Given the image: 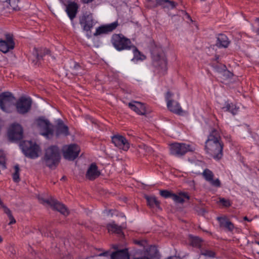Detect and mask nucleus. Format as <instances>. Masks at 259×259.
Listing matches in <instances>:
<instances>
[{
  "label": "nucleus",
  "instance_id": "obj_1",
  "mask_svg": "<svg viewBox=\"0 0 259 259\" xmlns=\"http://www.w3.org/2000/svg\"><path fill=\"white\" fill-rule=\"evenodd\" d=\"M205 144V150L207 154L216 160L222 158L224 145L218 130L214 128L211 130Z\"/></svg>",
  "mask_w": 259,
  "mask_h": 259
},
{
  "label": "nucleus",
  "instance_id": "obj_2",
  "mask_svg": "<svg viewBox=\"0 0 259 259\" xmlns=\"http://www.w3.org/2000/svg\"><path fill=\"white\" fill-rule=\"evenodd\" d=\"M60 159L59 148L56 146H51L46 149L42 162L50 168L54 169L58 165Z\"/></svg>",
  "mask_w": 259,
  "mask_h": 259
},
{
  "label": "nucleus",
  "instance_id": "obj_3",
  "mask_svg": "<svg viewBox=\"0 0 259 259\" xmlns=\"http://www.w3.org/2000/svg\"><path fill=\"white\" fill-rule=\"evenodd\" d=\"M20 146L25 155L29 158L34 159L39 156L40 148L35 143L31 141H23Z\"/></svg>",
  "mask_w": 259,
  "mask_h": 259
},
{
  "label": "nucleus",
  "instance_id": "obj_4",
  "mask_svg": "<svg viewBox=\"0 0 259 259\" xmlns=\"http://www.w3.org/2000/svg\"><path fill=\"white\" fill-rule=\"evenodd\" d=\"M111 41L114 47L119 51L130 50L132 45L130 39L122 34H114Z\"/></svg>",
  "mask_w": 259,
  "mask_h": 259
},
{
  "label": "nucleus",
  "instance_id": "obj_5",
  "mask_svg": "<svg viewBox=\"0 0 259 259\" xmlns=\"http://www.w3.org/2000/svg\"><path fill=\"white\" fill-rule=\"evenodd\" d=\"M15 98L9 92L0 94V108L4 112H11L14 107Z\"/></svg>",
  "mask_w": 259,
  "mask_h": 259
},
{
  "label": "nucleus",
  "instance_id": "obj_6",
  "mask_svg": "<svg viewBox=\"0 0 259 259\" xmlns=\"http://www.w3.org/2000/svg\"><path fill=\"white\" fill-rule=\"evenodd\" d=\"M170 153L174 156L180 157L188 151H193L189 145L185 143H175L169 145Z\"/></svg>",
  "mask_w": 259,
  "mask_h": 259
},
{
  "label": "nucleus",
  "instance_id": "obj_7",
  "mask_svg": "<svg viewBox=\"0 0 259 259\" xmlns=\"http://www.w3.org/2000/svg\"><path fill=\"white\" fill-rule=\"evenodd\" d=\"M8 136L10 140L16 141L21 140L23 137V129L18 123L12 124L8 131Z\"/></svg>",
  "mask_w": 259,
  "mask_h": 259
},
{
  "label": "nucleus",
  "instance_id": "obj_8",
  "mask_svg": "<svg viewBox=\"0 0 259 259\" xmlns=\"http://www.w3.org/2000/svg\"><path fill=\"white\" fill-rule=\"evenodd\" d=\"M39 200L41 203L50 205L53 209L57 210L64 215H67L69 214L67 207L54 198L44 199L39 198Z\"/></svg>",
  "mask_w": 259,
  "mask_h": 259
},
{
  "label": "nucleus",
  "instance_id": "obj_9",
  "mask_svg": "<svg viewBox=\"0 0 259 259\" xmlns=\"http://www.w3.org/2000/svg\"><path fill=\"white\" fill-rule=\"evenodd\" d=\"M37 125L41 135L48 139L52 137L54 134L53 125L48 120L39 118L37 120Z\"/></svg>",
  "mask_w": 259,
  "mask_h": 259
},
{
  "label": "nucleus",
  "instance_id": "obj_10",
  "mask_svg": "<svg viewBox=\"0 0 259 259\" xmlns=\"http://www.w3.org/2000/svg\"><path fill=\"white\" fill-rule=\"evenodd\" d=\"M172 94L170 92H167L165 95V100L167 103V107L171 112L182 115L185 113L180 103L176 101L171 100Z\"/></svg>",
  "mask_w": 259,
  "mask_h": 259
},
{
  "label": "nucleus",
  "instance_id": "obj_11",
  "mask_svg": "<svg viewBox=\"0 0 259 259\" xmlns=\"http://www.w3.org/2000/svg\"><path fill=\"white\" fill-rule=\"evenodd\" d=\"M80 150L76 144L64 146L62 149L63 156L67 160H73L78 156Z\"/></svg>",
  "mask_w": 259,
  "mask_h": 259
},
{
  "label": "nucleus",
  "instance_id": "obj_12",
  "mask_svg": "<svg viewBox=\"0 0 259 259\" xmlns=\"http://www.w3.org/2000/svg\"><path fill=\"white\" fill-rule=\"evenodd\" d=\"M32 100L30 98L21 97L16 104L17 111L21 114L27 113L30 109Z\"/></svg>",
  "mask_w": 259,
  "mask_h": 259
},
{
  "label": "nucleus",
  "instance_id": "obj_13",
  "mask_svg": "<svg viewBox=\"0 0 259 259\" xmlns=\"http://www.w3.org/2000/svg\"><path fill=\"white\" fill-rule=\"evenodd\" d=\"M112 141L114 145L124 151H127L130 148V143L123 136L117 135L112 137Z\"/></svg>",
  "mask_w": 259,
  "mask_h": 259
},
{
  "label": "nucleus",
  "instance_id": "obj_14",
  "mask_svg": "<svg viewBox=\"0 0 259 259\" xmlns=\"http://www.w3.org/2000/svg\"><path fill=\"white\" fill-rule=\"evenodd\" d=\"M15 43L12 36L7 34L6 35V40H0V51L6 53L10 50L13 49Z\"/></svg>",
  "mask_w": 259,
  "mask_h": 259
},
{
  "label": "nucleus",
  "instance_id": "obj_15",
  "mask_svg": "<svg viewBox=\"0 0 259 259\" xmlns=\"http://www.w3.org/2000/svg\"><path fill=\"white\" fill-rule=\"evenodd\" d=\"M202 175L204 179L208 182L211 186L219 188L221 186V182L219 179H213L214 175L213 172L208 169H205L203 170Z\"/></svg>",
  "mask_w": 259,
  "mask_h": 259
},
{
  "label": "nucleus",
  "instance_id": "obj_16",
  "mask_svg": "<svg viewBox=\"0 0 259 259\" xmlns=\"http://www.w3.org/2000/svg\"><path fill=\"white\" fill-rule=\"evenodd\" d=\"M118 25V23L117 21H115L109 24L102 25L96 29L94 35L97 36L103 34H107L114 30Z\"/></svg>",
  "mask_w": 259,
  "mask_h": 259
},
{
  "label": "nucleus",
  "instance_id": "obj_17",
  "mask_svg": "<svg viewBox=\"0 0 259 259\" xmlns=\"http://www.w3.org/2000/svg\"><path fill=\"white\" fill-rule=\"evenodd\" d=\"M128 107L139 115H144L146 113L145 105L141 102L132 101L128 103Z\"/></svg>",
  "mask_w": 259,
  "mask_h": 259
},
{
  "label": "nucleus",
  "instance_id": "obj_18",
  "mask_svg": "<svg viewBox=\"0 0 259 259\" xmlns=\"http://www.w3.org/2000/svg\"><path fill=\"white\" fill-rule=\"evenodd\" d=\"M80 23L83 25L84 30H90L94 26L92 14H89L84 15L80 21Z\"/></svg>",
  "mask_w": 259,
  "mask_h": 259
},
{
  "label": "nucleus",
  "instance_id": "obj_19",
  "mask_svg": "<svg viewBox=\"0 0 259 259\" xmlns=\"http://www.w3.org/2000/svg\"><path fill=\"white\" fill-rule=\"evenodd\" d=\"M100 175V172L98 169V167L95 163L91 164L86 174V177L90 180H94L98 178Z\"/></svg>",
  "mask_w": 259,
  "mask_h": 259
},
{
  "label": "nucleus",
  "instance_id": "obj_20",
  "mask_svg": "<svg viewBox=\"0 0 259 259\" xmlns=\"http://www.w3.org/2000/svg\"><path fill=\"white\" fill-rule=\"evenodd\" d=\"M78 8V6L75 2H71L67 5L66 11L68 17L71 20L75 17Z\"/></svg>",
  "mask_w": 259,
  "mask_h": 259
},
{
  "label": "nucleus",
  "instance_id": "obj_21",
  "mask_svg": "<svg viewBox=\"0 0 259 259\" xmlns=\"http://www.w3.org/2000/svg\"><path fill=\"white\" fill-rule=\"evenodd\" d=\"M221 227L224 228L229 231H232L234 229V225L226 217H218Z\"/></svg>",
  "mask_w": 259,
  "mask_h": 259
},
{
  "label": "nucleus",
  "instance_id": "obj_22",
  "mask_svg": "<svg viewBox=\"0 0 259 259\" xmlns=\"http://www.w3.org/2000/svg\"><path fill=\"white\" fill-rule=\"evenodd\" d=\"M56 134L57 136L60 135L67 136L69 135L68 127L65 125L63 121L59 120L57 126Z\"/></svg>",
  "mask_w": 259,
  "mask_h": 259
},
{
  "label": "nucleus",
  "instance_id": "obj_23",
  "mask_svg": "<svg viewBox=\"0 0 259 259\" xmlns=\"http://www.w3.org/2000/svg\"><path fill=\"white\" fill-rule=\"evenodd\" d=\"M154 65L157 67L161 74H164L167 70V62L164 58H159L158 61H155Z\"/></svg>",
  "mask_w": 259,
  "mask_h": 259
},
{
  "label": "nucleus",
  "instance_id": "obj_24",
  "mask_svg": "<svg viewBox=\"0 0 259 259\" xmlns=\"http://www.w3.org/2000/svg\"><path fill=\"white\" fill-rule=\"evenodd\" d=\"M111 259H129L127 250H121L112 253L110 256Z\"/></svg>",
  "mask_w": 259,
  "mask_h": 259
},
{
  "label": "nucleus",
  "instance_id": "obj_25",
  "mask_svg": "<svg viewBox=\"0 0 259 259\" xmlns=\"http://www.w3.org/2000/svg\"><path fill=\"white\" fill-rule=\"evenodd\" d=\"M229 44L227 36L223 34H220L217 37V45L219 47L227 48Z\"/></svg>",
  "mask_w": 259,
  "mask_h": 259
},
{
  "label": "nucleus",
  "instance_id": "obj_26",
  "mask_svg": "<svg viewBox=\"0 0 259 259\" xmlns=\"http://www.w3.org/2000/svg\"><path fill=\"white\" fill-rule=\"evenodd\" d=\"M148 205L151 208H160V202L158 201L155 196H148L145 197Z\"/></svg>",
  "mask_w": 259,
  "mask_h": 259
},
{
  "label": "nucleus",
  "instance_id": "obj_27",
  "mask_svg": "<svg viewBox=\"0 0 259 259\" xmlns=\"http://www.w3.org/2000/svg\"><path fill=\"white\" fill-rule=\"evenodd\" d=\"M171 199L177 203H183L185 201V199H189V197L186 193H181L179 195L173 194L172 195Z\"/></svg>",
  "mask_w": 259,
  "mask_h": 259
},
{
  "label": "nucleus",
  "instance_id": "obj_28",
  "mask_svg": "<svg viewBox=\"0 0 259 259\" xmlns=\"http://www.w3.org/2000/svg\"><path fill=\"white\" fill-rule=\"evenodd\" d=\"M223 109L225 111L231 112L233 115L236 114L238 111V108H237L235 105L228 103H226L225 106L223 107Z\"/></svg>",
  "mask_w": 259,
  "mask_h": 259
},
{
  "label": "nucleus",
  "instance_id": "obj_29",
  "mask_svg": "<svg viewBox=\"0 0 259 259\" xmlns=\"http://www.w3.org/2000/svg\"><path fill=\"white\" fill-rule=\"evenodd\" d=\"M109 232L120 234L121 233V227L114 224L111 223L107 226Z\"/></svg>",
  "mask_w": 259,
  "mask_h": 259
},
{
  "label": "nucleus",
  "instance_id": "obj_30",
  "mask_svg": "<svg viewBox=\"0 0 259 259\" xmlns=\"http://www.w3.org/2000/svg\"><path fill=\"white\" fill-rule=\"evenodd\" d=\"M133 50L134 58L137 60H144L145 58V57L142 55L141 53L138 50L137 48L134 46V45L131 46V49Z\"/></svg>",
  "mask_w": 259,
  "mask_h": 259
},
{
  "label": "nucleus",
  "instance_id": "obj_31",
  "mask_svg": "<svg viewBox=\"0 0 259 259\" xmlns=\"http://www.w3.org/2000/svg\"><path fill=\"white\" fill-rule=\"evenodd\" d=\"M189 242L192 246L199 247L200 246L201 240L197 237L190 236Z\"/></svg>",
  "mask_w": 259,
  "mask_h": 259
},
{
  "label": "nucleus",
  "instance_id": "obj_32",
  "mask_svg": "<svg viewBox=\"0 0 259 259\" xmlns=\"http://www.w3.org/2000/svg\"><path fill=\"white\" fill-rule=\"evenodd\" d=\"M176 6V4L174 1L166 0L160 6H161L163 9L170 10L175 8Z\"/></svg>",
  "mask_w": 259,
  "mask_h": 259
},
{
  "label": "nucleus",
  "instance_id": "obj_33",
  "mask_svg": "<svg viewBox=\"0 0 259 259\" xmlns=\"http://www.w3.org/2000/svg\"><path fill=\"white\" fill-rule=\"evenodd\" d=\"M6 155L3 151H0V170L6 168Z\"/></svg>",
  "mask_w": 259,
  "mask_h": 259
},
{
  "label": "nucleus",
  "instance_id": "obj_34",
  "mask_svg": "<svg viewBox=\"0 0 259 259\" xmlns=\"http://www.w3.org/2000/svg\"><path fill=\"white\" fill-rule=\"evenodd\" d=\"M14 172L13 174V180L15 182H19L20 180L19 177L20 168L18 165L14 166Z\"/></svg>",
  "mask_w": 259,
  "mask_h": 259
},
{
  "label": "nucleus",
  "instance_id": "obj_35",
  "mask_svg": "<svg viewBox=\"0 0 259 259\" xmlns=\"http://www.w3.org/2000/svg\"><path fill=\"white\" fill-rule=\"evenodd\" d=\"M4 211L8 215V217L10 220L9 225L15 224L16 223V220L13 217L11 210L8 207H5Z\"/></svg>",
  "mask_w": 259,
  "mask_h": 259
},
{
  "label": "nucleus",
  "instance_id": "obj_36",
  "mask_svg": "<svg viewBox=\"0 0 259 259\" xmlns=\"http://www.w3.org/2000/svg\"><path fill=\"white\" fill-rule=\"evenodd\" d=\"M139 150L140 152L144 151L147 153H151L152 152V149L151 147H148L145 145H141L139 146Z\"/></svg>",
  "mask_w": 259,
  "mask_h": 259
},
{
  "label": "nucleus",
  "instance_id": "obj_37",
  "mask_svg": "<svg viewBox=\"0 0 259 259\" xmlns=\"http://www.w3.org/2000/svg\"><path fill=\"white\" fill-rule=\"evenodd\" d=\"M160 194L161 196L165 198L169 197L171 198L173 193H171L170 192L167 190H160Z\"/></svg>",
  "mask_w": 259,
  "mask_h": 259
},
{
  "label": "nucleus",
  "instance_id": "obj_38",
  "mask_svg": "<svg viewBox=\"0 0 259 259\" xmlns=\"http://www.w3.org/2000/svg\"><path fill=\"white\" fill-rule=\"evenodd\" d=\"M202 254L210 257H213L215 255L214 252L210 250H204L202 252Z\"/></svg>",
  "mask_w": 259,
  "mask_h": 259
},
{
  "label": "nucleus",
  "instance_id": "obj_39",
  "mask_svg": "<svg viewBox=\"0 0 259 259\" xmlns=\"http://www.w3.org/2000/svg\"><path fill=\"white\" fill-rule=\"evenodd\" d=\"M33 55L37 60H39L42 58V55L41 54V53L39 52L38 50L36 48L34 49Z\"/></svg>",
  "mask_w": 259,
  "mask_h": 259
},
{
  "label": "nucleus",
  "instance_id": "obj_40",
  "mask_svg": "<svg viewBox=\"0 0 259 259\" xmlns=\"http://www.w3.org/2000/svg\"><path fill=\"white\" fill-rule=\"evenodd\" d=\"M220 202L225 206L228 207L231 205L230 201L225 198H220Z\"/></svg>",
  "mask_w": 259,
  "mask_h": 259
},
{
  "label": "nucleus",
  "instance_id": "obj_41",
  "mask_svg": "<svg viewBox=\"0 0 259 259\" xmlns=\"http://www.w3.org/2000/svg\"><path fill=\"white\" fill-rule=\"evenodd\" d=\"M134 259H151L150 257L148 255L141 256L138 257H135Z\"/></svg>",
  "mask_w": 259,
  "mask_h": 259
},
{
  "label": "nucleus",
  "instance_id": "obj_42",
  "mask_svg": "<svg viewBox=\"0 0 259 259\" xmlns=\"http://www.w3.org/2000/svg\"><path fill=\"white\" fill-rule=\"evenodd\" d=\"M224 75H226L228 76H230L231 75V73L229 71L226 70H225L224 71Z\"/></svg>",
  "mask_w": 259,
  "mask_h": 259
},
{
  "label": "nucleus",
  "instance_id": "obj_43",
  "mask_svg": "<svg viewBox=\"0 0 259 259\" xmlns=\"http://www.w3.org/2000/svg\"><path fill=\"white\" fill-rule=\"evenodd\" d=\"M94 0H82V2L85 4H88L93 2Z\"/></svg>",
  "mask_w": 259,
  "mask_h": 259
},
{
  "label": "nucleus",
  "instance_id": "obj_44",
  "mask_svg": "<svg viewBox=\"0 0 259 259\" xmlns=\"http://www.w3.org/2000/svg\"><path fill=\"white\" fill-rule=\"evenodd\" d=\"M43 51H44V55L48 54L50 53V51L47 49H44Z\"/></svg>",
  "mask_w": 259,
  "mask_h": 259
},
{
  "label": "nucleus",
  "instance_id": "obj_45",
  "mask_svg": "<svg viewBox=\"0 0 259 259\" xmlns=\"http://www.w3.org/2000/svg\"><path fill=\"white\" fill-rule=\"evenodd\" d=\"M108 253V252H105L103 253H101L99 254V256H106L107 254Z\"/></svg>",
  "mask_w": 259,
  "mask_h": 259
},
{
  "label": "nucleus",
  "instance_id": "obj_46",
  "mask_svg": "<svg viewBox=\"0 0 259 259\" xmlns=\"http://www.w3.org/2000/svg\"><path fill=\"white\" fill-rule=\"evenodd\" d=\"M243 219H244V220H245V221H248V222H250V221H251V220H249V219H248V218L247 217H244L243 218Z\"/></svg>",
  "mask_w": 259,
  "mask_h": 259
},
{
  "label": "nucleus",
  "instance_id": "obj_47",
  "mask_svg": "<svg viewBox=\"0 0 259 259\" xmlns=\"http://www.w3.org/2000/svg\"><path fill=\"white\" fill-rule=\"evenodd\" d=\"M3 241V238H2V237L0 236V243H1Z\"/></svg>",
  "mask_w": 259,
  "mask_h": 259
},
{
  "label": "nucleus",
  "instance_id": "obj_48",
  "mask_svg": "<svg viewBox=\"0 0 259 259\" xmlns=\"http://www.w3.org/2000/svg\"><path fill=\"white\" fill-rule=\"evenodd\" d=\"M256 243L259 245V242H257Z\"/></svg>",
  "mask_w": 259,
  "mask_h": 259
}]
</instances>
